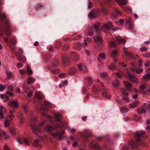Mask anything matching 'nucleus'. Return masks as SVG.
Masks as SVG:
<instances>
[{
	"instance_id": "f8f14e48",
	"label": "nucleus",
	"mask_w": 150,
	"mask_h": 150,
	"mask_svg": "<svg viewBox=\"0 0 150 150\" xmlns=\"http://www.w3.org/2000/svg\"><path fill=\"white\" fill-rule=\"evenodd\" d=\"M132 20L130 18L129 20L125 22V25L126 26H129V28H131L132 26Z\"/></svg>"
},
{
	"instance_id": "69168bd1",
	"label": "nucleus",
	"mask_w": 150,
	"mask_h": 150,
	"mask_svg": "<svg viewBox=\"0 0 150 150\" xmlns=\"http://www.w3.org/2000/svg\"><path fill=\"white\" fill-rule=\"evenodd\" d=\"M122 100L124 102H129V100L126 97H124L122 98Z\"/></svg>"
},
{
	"instance_id": "680f3d73",
	"label": "nucleus",
	"mask_w": 150,
	"mask_h": 150,
	"mask_svg": "<svg viewBox=\"0 0 150 150\" xmlns=\"http://www.w3.org/2000/svg\"><path fill=\"white\" fill-rule=\"evenodd\" d=\"M6 73L8 77H11L12 75V72L8 71H6Z\"/></svg>"
},
{
	"instance_id": "a211bd4d",
	"label": "nucleus",
	"mask_w": 150,
	"mask_h": 150,
	"mask_svg": "<svg viewBox=\"0 0 150 150\" xmlns=\"http://www.w3.org/2000/svg\"><path fill=\"white\" fill-rule=\"evenodd\" d=\"M147 87V85L146 84H142L139 87V91H136L137 93H140L139 91H142L144 90L145 88Z\"/></svg>"
},
{
	"instance_id": "c756f323",
	"label": "nucleus",
	"mask_w": 150,
	"mask_h": 150,
	"mask_svg": "<svg viewBox=\"0 0 150 150\" xmlns=\"http://www.w3.org/2000/svg\"><path fill=\"white\" fill-rule=\"evenodd\" d=\"M17 116L20 120L21 122L23 123V122L24 119L23 117V113L21 112H20V113L17 115Z\"/></svg>"
},
{
	"instance_id": "2f4dec72",
	"label": "nucleus",
	"mask_w": 150,
	"mask_h": 150,
	"mask_svg": "<svg viewBox=\"0 0 150 150\" xmlns=\"http://www.w3.org/2000/svg\"><path fill=\"white\" fill-rule=\"evenodd\" d=\"M94 41L96 42H98L101 43L103 41L102 38L100 37L94 38Z\"/></svg>"
},
{
	"instance_id": "6e6d98bb",
	"label": "nucleus",
	"mask_w": 150,
	"mask_h": 150,
	"mask_svg": "<svg viewBox=\"0 0 150 150\" xmlns=\"http://www.w3.org/2000/svg\"><path fill=\"white\" fill-rule=\"evenodd\" d=\"M0 112L5 113L6 112V110L4 108L3 106L2 105L0 106Z\"/></svg>"
},
{
	"instance_id": "1a4fd4ad",
	"label": "nucleus",
	"mask_w": 150,
	"mask_h": 150,
	"mask_svg": "<svg viewBox=\"0 0 150 150\" xmlns=\"http://www.w3.org/2000/svg\"><path fill=\"white\" fill-rule=\"evenodd\" d=\"M5 23L7 25V27H5V33L8 36H9L11 34V33L10 31L8 28V27L10 25V21L8 20H6L5 21Z\"/></svg>"
},
{
	"instance_id": "423d86ee",
	"label": "nucleus",
	"mask_w": 150,
	"mask_h": 150,
	"mask_svg": "<svg viewBox=\"0 0 150 150\" xmlns=\"http://www.w3.org/2000/svg\"><path fill=\"white\" fill-rule=\"evenodd\" d=\"M80 71L83 73H86L87 71V69L86 66L84 64L82 63L78 65Z\"/></svg>"
},
{
	"instance_id": "052dcab7",
	"label": "nucleus",
	"mask_w": 150,
	"mask_h": 150,
	"mask_svg": "<svg viewBox=\"0 0 150 150\" xmlns=\"http://www.w3.org/2000/svg\"><path fill=\"white\" fill-rule=\"evenodd\" d=\"M116 74L118 77L121 78L124 75V74L123 73H122V74H120V73L117 72L116 73Z\"/></svg>"
},
{
	"instance_id": "864d4df0",
	"label": "nucleus",
	"mask_w": 150,
	"mask_h": 150,
	"mask_svg": "<svg viewBox=\"0 0 150 150\" xmlns=\"http://www.w3.org/2000/svg\"><path fill=\"white\" fill-rule=\"evenodd\" d=\"M15 110L13 109L12 110L10 111V112L11 114V115L9 117L11 119L12 117H15L13 115V113L15 112Z\"/></svg>"
},
{
	"instance_id": "5fc2aeb1",
	"label": "nucleus",
	"mask_w": 150,
	"mask_h": 150,
	"mask_svg": "<svg viewBox=\"0 0 150 150\" xmlns=\"http://www.w3.org/2000/svg\"><path fill=\"white\" fill-rule=\"evenodd\" d=\"M102 96L107 99L110 98H111V96L110 94H102Z\"/></svg>"
},
{
	"instance_id": "c9c22d12",
	"label": "nucleus",
	"mask_w": 150,
	"mask_h": 150,
	"mask_svg": "<svg viewBox=\"0 0 150 150\" xmlns=\"http://www.w3.org/2000/svg\"><path fill=\"white\" fill-rule=\"evenodd\" d=\"M116 1L121 5H124L127 4L126 0H116Z\"/></svg>"
},
{
	"instance_id": "0eeeda50",
	"label": "nucleus",
	"mask_w": 150,
	"mask_h": 150,
	"mask_svg": "<svg viewBox=\"0 0 150 150\" xmlns=\"http://www.w3.org/2000/svg\"><path fill=\"white\" fill-rule=\"evenodd\" d=\"M70 55L71 58L75 61H77L79 59V54L76 52H71Z\"/></svg>"
},
{
	"instance_id": "72a5a7b5",
	"label": "nucleus",
	"mask_w": 150,
	"mask_h": 150,
	"mask_svg": "<svg viewBox=\"0 0 150 150\" xmlns=\"http://www.w3.org/2000/svg\"><path fill=\"white\" fill-rule=\"evenodd\" d=\"M112 84L114 87H117L119 85V81L117 80H115L112 82Z\"/></svg>"
},
{
	"instance_id": "f3484780",
	"label": "nucleus",
	"mask_w": 150,
	"mask_h": 150,
	"mask_svg": "<svg viewBox=\"0 0 150 150\" xmlns=\"http://www.w3.org/2000/svg\"><path fill=\"white\" fill-rule=\"evenodd\" d=\"M105 58V54L103 53H101L99 55V56L97 60L98 62L101 61V59H104Z\"/></svg>"
},
{
	"instance_id": "cd10ccee",
	"label": "nucleus",
	"mask_w": 150,
	"mask_h": 150,
	"mask_svg": "<svg viewBox=\"0 0 150 150\" xmlns=\"http://www.w3.org/2000/svg\"><path fill=\"white\" fill-rule=\"evenodd\" d=\"M124 83L126 87L128 89L130 88L132 86L131 83L128 82L127 81H124Z\"/></svg>"
},
{
	"instance_id": "f704fd0d",
	"label": "nucleus",
	"mask_w": 150,
	"mask_h": 150,
	"mask_svg": "<svg viewBox=\"0 0 150 150\" xmlns=\"http://www.w3.org/2000/svg\"><path fill=\"white\" fill-rule=\"evenodd\" d=\"M120 111L123 113H125L128 111V109L125 107H122L120 109Z\"/></svg>"
},
{
	"instance_id": "e433bc0d",
	"label": "nucleus",
	"mask_w": 150,
	"mask_h": 150,
	"mask_svg": "<svg viewBox=\"0 0 150 150\" xmlns=\"http://www.w3.org/2000/svg\"><path fill=\"white\" fill-rule=\"evenodd\" d=\"M129 147L132 148H134L135 146V145L134 144V142L133 140L129 142Z\"/></svg>"
},
{
	"instance_id": "2eb2a0df",
	"label": "nucleus",
	"mask_w": 150,
	"mask_h": 150,
	"mask_svg": "<svg viewBox=\"0 0 150 150\" xmlns=\"http://www.w3.org/2000/svg\"><path fill=\"white\" fill-rule=\"evenodd\" d=\"M55 116L56 118V121H60L62 117V115L59 113L56 112L55 113Z\"/></svg>"
},
{
	"instance_id": "a19ab883",
	"label": "nucleus",
	"mask_w": 150,
	"mask_h": 150,
	"mask_svg": "<svg viewBox=\"0 0 150 150\" xmlns=\"http://www.w3.org/2000/svg\"><path fill=\"white\" fill-rule=\"evenodd\" d=\"M144 80H147L150 79V74H145L143 76Z\"/></svg>"
},
{
	"instance_id": "6e6552de",
	"label": "nucleus",
	"mask_w": 150,
	"mask_h": 150,
	"mask_svg": "<svg viewBox=\"0 0 150 150\" xmlns=\"http://www.w3.org/2000/svg\"><path fill=\"white\" fill-rule=\"evenodd\" d=\"M8 105L10 107L17 108L18 107V101L17 100H14L10 101L8 103Z\"/></svg>"
},
{
	"instance_id": "603ef678",
	"label": "nucleus",
	"mask_w": 150,
	"mask_h": 150,
	"mask_svg": "<svg viewBox=\"0 0 150 150\" xmlns=\"http://www.w3.org/2000/svg\"><path fill=\"white\" fill-rule=\"evenodd\" d=\"M40 141L39 140L36 139L35 140L33 143V145L35 146H37L39 145Z\"/></svg>"
},
{
	"instance_id": "3c124183",
	"label": "nucleus",
	"mask_w": 150,
	"mask_h": 150,
	"mask_svg": "<svg viewBox=\"0 0 150 150\" xmlns=\"http://www.w3.org/2000/svg\"><path fill=\"white\" fill-rule=\"evenodd\" d=\"M42 114L44 116H45L47 117L49 119V121L50 122H53V121L52 119V118L49 115H45V113L44 112H43L42 113Z\"/></svg>"
},
{
	"instance_id": "de8ad7c7",
	"label": "nucleus",
	"mask_w": 150,
	"mask_h": 150,
	"mask_svg": "<svg viewBox=\"0 0 150 150\" xmlns=\"http://www.w3.org/2000/svg\"><path fill=\"white\" fill-rule=\"evenodd\" d=\"M27 72L28 74H31L33 73V71L30 69V67L28 66L27 67Z\"/></svg>"
},
{
	"instance_id": "aec40b11",
	"label": "nucleus",
	"mask_w": 150,
	"mask_h": 150,
	"mask_svg": "<svg viewBox=\"0 0 150 150\" xmlns=\"http://www.w3.org/2000/svg\"><path fill=\"white\" fill-rule=\"evenodd\" d=\"M35 81V79L33 77H29L27 81V83L28 84H32Z\"/></svg>"
},
{
	"instance_id": "5701e85b",
	"label": "nucleus",
	"mask_w": 150,
	"mask_h": 150,
	"mask_svg": "<svg viewBox=\"0 0 150 150\" xmlns=\"http://www.w3.org/2000/svg\"><path fill=\"white\" fill-rule=\"evenodd\" d=\"M77 70L76 68L74 67L71 68L69 70V74L71 75L72 74L75 73L77 72Z\"/></svg>"
},
{
	"instance_id": "39448f33",
	"label": "nucleus",
	"mask_w": 150,
	"mask_h": 150,
	"mask_svg": "<svg viewBox=\"0 0 150 150\" xmlns=\"http://www.w3.org/2000/svg\"><path fill=\"white\" fill-rule=\"evenodd\" d=\"M17 142L20 144H21L24 143L25 144L29 146L30 145V143L27 139L24 138L23 137L18 138L17 139Z\"/></svg>"
},
{
	"instance_id": "4468645a",
	"label": "nucleus",
	"mask_w": 150,
	"mask_h": 150,
	"mask_svg": "<svg viewBox=\"0 0 150 150\" xmlns=\"http://www.w3.org/2000/svg\"><path fill=\"white\" fill-rule=\"evenodd\" d=\"M54 127L51 126L47 125L45 129V130L48 133H50L54 129Z\"/></svg>"
},
{
	"instance_id": "412c9836",
	"label": "nucleus",
	"mask_w": 150,
	"mask_h": 150,
	"mask_svg": "<svg viewBox=\"0 0 150 150\" xmlns=\"http://www.w3.org/2000/svg\"><path fill=\"white\" fill-rule=\"evenodd\" d=\"M0 97L1 99H3L5 101H6L9 99V97L5 94H1Z\"/></svg>"
},
{
	"instance_id": "20e7f679",
	"label": "nucleus",
	"mask_w": 150,
	"mask_h": 150,
	"mask_svg": "<svg viewBox=\"0 0 150 150\" xmlns=\"http://www.w3.org/2000/svg\"><path fill=\"white\" fill-rule=\"evenodd\" d=\"M112 27V23L110 22H108L106 24H104L101 28V30L103 31L105 33H106L107 31H105L104 29L106 28L108 30H110Z\"/></svg>"
},
{
	"instance_id": "09e8293b",
	"label": "nucleus",
	"mask_w": 150,
	"mask_h": 150,
	"mask_svg": "<svg viewBox=\"0 0 150 150\" xmlns=\"http://www.w3.org/2000/svg\"><path fill=\"white\" fill-rule=\"evenodd\" d=\"M43 103L44 105L47 107H51L52 105L51 103H50L47 101H45Z\"/></svg>"
},
{
	"instance_id": "0e129e2a",
	"label": "nucleus",
	"mask_w": 150,
	"mask_h": 150,
	"mask_svg": "<svg viewBox=\"0 0 150 150\" xmlns=\"http://www.w3.org/2000/svg\"><path fill=\"white\" fill-rule=\"evenodd\" d=\"M92 11H93V13H94L93 14H94V15H95L96 17V16L98 15L99 13V11L98 10H92Z\"/></svg>"
},
{
	"instance_id": "7ed1b4c3",
	"label": "nucleus",
	"mask_w": 150,
	"mask_h": 150,
	"mask_svg": "<svg viewBox=\"0 0 150 150\" xmlns=\"http://www.w3.org/2000/svg\"><path fill=\"white\" fill-rule=\"evenodd\" d=\"M37 120V119L36 118H33V120L30 121L29 122L31 129L34 131V133L36 135L37 134L35 132H39L40 131L39 128L36 126L35 123V122H36Z\"/></svg>"
},
{
	"instance_id": "393cba45",
	"label": "nucleus",
	"mask_w": 150,
	"mask_h": 150,
	"mask_svg": "<svg viewBox=\"0 0 150 150\" xmlns=\"http://www.w3.org/2000/svg\"><path fill=\"white\" fill-rule=\"evenodd\" d=\"M116 40L120 44L122 43L125 44L126 42V40H125L120 38H117Z\"/></svg>"
},
{
	"instance_id": "9b49d317",
	"label": "nucleus",
	"mask_w": 150,
	"mask_h": 150,
	"mask_svg": "<svg viewBox=\"0 0 150 150\" xmlns=\"http://www.w3.org/2000/svg\"><path fill=\"white\" fill-rule=\"evenodd\" d=\"M131 69L132 71L135 72L137 74L141 73L143 71V69H138L137 67L131 68Z\"/></svg>"
},
{
	"instance_id": "4c0bfd02",
	"label": "nucleus",
	"mask_w": 150,
	"mask_h": 150,
	"mask_svg": "<svg viewBox=\"0 0 150 150\" xmlns=\"http://www.w3.org/2000/svg\"><path fill=\"white\" fill-rule=\"evenodd\" d=\"M93 13V11H91L89 13L88 16L90 18H96L95 15H94Z\"/></svg>"
},
{
	"instance_id": "4d7b16f0",
	"label": "nucleus",
	"mask_w": 150,
	"mask_h": 150,
	"mask_svg": "<svg viewBox=\"0 0 150 150\" xmlns=\"http://www.w3.org/2000/svg\"><path fill=\"white\" fill-rule=\"evenodd\" d=\"M107 75V74L106 72H102L100 75V76L102 78H105Z\"/></svg>"
},
{
	"instance_id": "37998d69",
	"label": "nucleus",
	"mask_w": 150,
	"mask_h": 150,
	"mask_svg": "<svg viewBox=\"0 0 150 150\" xmlns=\"http://www.w3.org/2000/svg\"><path fill=\"white\" fill-rule=\"evenodd\" d=\"M129 107L130 108H134L136 107L137 106V103H134L132 104H130L129 105Z\"/></svg>"
},
{
	"instance_id": "8fccbe9b",
	"label": "nucleus",
	"mask_w": 150,
	"mask_h": 150,
	"mask_svg": "<svg viewBox=\"0 0 150 150\" xmlns=\"http://www.w3.org/2000/svg\"><path fill=\"white\" fill-rule=\"evenodd\" d=\"M69 58L68 57H64L63 59V62L65 64H67L69 62Z\"/></svg>"
},
{
	"instance_id": "ea45409f",
	"label": "nucleus",
	"mask_w": 150,
	"mask_h": 150,
	"mask_svg": "<svg viewBox=\"0 0 150 150\" xmlns=\"http://www.w3.org/2000/svg\"><path fill=\"white\" fill-rule=\"evenodd\" d=\"M62 45V43L61 42H57L55 44V47L56 48H59Z\"/></svg>"
},
{
	"instance_id": "13d9d810",
	"label": "nucleus",
	"mask_w": 150,
	"mask_h": 150,
	"mask_svg": "<svg viewBox=\"0 0 150 150\" xmlns=\"http://www.w3.org/2000/svg\"><path fill=\"white\" fill-rule=\"evenodd\" d=\"M109 68L111 70H113L116 69V67L114 64H112L109 67Z\"/></svg>"
},
{
	"instance_id": "f257e3e1",
	"label": "nucleus",
	"mask_w": 150,
	"mask_h": 150,
	"mask_svg": "<svg viewBox=\"0 0 150 150\" xmlns=\"http://www.w3.org/2000/svg\"><path fill=\"white\" fill-rule=\"evenodd\" d=\"M141 137H146L145 133L143 131L137 132V134L134 136V138L136 142L139 144L141 142Z\"/></svg>"
},
{
	"instance_id": "79ce46f5",
	"label": "nucleus",
	"mask_w": 150,
	"mask_h": 150,
	"mask_svg": "<svg viewBox=\"0 0 150 150\" xmlns=\"http://www.w3.org/2000/svg\"><path fill=\"white\" fill-rule=\"evenodd\" d=\"M4 124L5 127H8L10 125V122L9 121H8L7 120H5L4 123Z\"/></svg>"
},
{
	"instance_id": "bf43d9fd",
	"label": "nucleus",
	"mask_w": 150,
	"mask_h": 150,
	"mask_svg": "<svg viewBox=\"0 0 150 150\" xmlns=\"http://www.w3.org/2000/svg\"><path fill=\"white\" fill-rule=\"evenodd\" d=\"M35 98L40 100L42 99V97L40 95V94H35Z\"/></svg>"
},
{
	"instance_id": "338daca9",
	"label": "nucleus",
	"mask_w": 150,
	"mask_h": 150,
	"mask_svg": "<svg viewBox=\"0 0 150 150\" xmlns=\"http://www.w3.org/2000/svg\"><path fill=\"white\" fill-rule=\"evenodd\" d=\"M143 56L145 57H150V53H145L143 54Z\"/></svg>"
},
{
	"instance_id": "49530a36",
	"label": "nucleus",
	"mask_w": 150,
	"mask_h": 150,
	"mask_svg": "<svg viewBox=\"0 0 150 150\" xmlns=\"http://www.w3.org/2000/svg\"><path fill=\"white\" fill-rule=\"evenodd\" d=\"M86 79L87 80L88 82L89 83V86H91V84L92 83L93 79L90 76H88L87 77Z\"/></svg>"
},
{
	"instance_id": "ddd939ff",
	"label": "nucleus",
	"mask_w": 150,
	"mask_h": 150,
	"mask_svg": "<svg viewBox=\"0 0 150 150\" xmlns=\"http://www.w3.org/2000/svg\"><path fill=\"white\" fill-rule=\"evenodd\" d=\"M82 46L79 42H77L73 46L74 49L75 50H78Z\"/></svg>"
},
{
	"instance_id": "774afa93",
	"label": "nucleus",
	"mask_w": 150,
	"mask_h": 150,
	"mask_svg": "<svg viewBox=\"0 0 150 150\" xmlns=\"http://www.w3.org/2000/svg\"><path fill=\"white\" fill-rule=\"evenodd\" d=\"M129 148V147L126 145H124L122 147V150H127Z\"/></svg>"
},
{
	"instance_id": "a18cd8bd",
	"label": "nucleus",
	"mask_w": 150,
	"mask_h": 150,
	"mask_svg": "<svg viewBox=\"0 0 150 150\" xmlns=\"http://www.w3.org/2000/svg\"><path fill=\"white\" fill-rule=\"evenodd\" d=\"M125 53L127 56L130 58H132L133 57L132 54L131 52H129L127 51H125Z\"/></svg>"
},
{
	"instance_id": "bb28decb",
	"label": "nucleus",
	"mask_w": 150,
	"mask_h": 150,
	"mask_svg": "<svg viewBox=\"0 0 150 150\" xmlns=\"http://www.w3.org/2000/svg\"><path fill=\"white\" fill-rule=\"evenodd\" d=\"M6 15L4 13L0 12V19L2 21H3L6 18Z\"/></svg>"
},
{
	"instance_id": "4be33fe9",
	"label": "nucleus",
	"mask_w": 150,
	"mask_h": 150,
	"mask_svg": "<svg viewBox=\"0 0 150 150\" xmlns=\"http://www.w3.org/2000/svg\"><path fill=\"white\" fill-rule=\"evenodd\" d=\"M128 76L129 79L133 81L136 82L137 80L136 78H135L134 76L132 75L130 73H128Z\"/></svg>"
},
{
	"instance_id": "c85d7f7f",
	"label": "nucleus",
	"mask_w": 150,
	"mask_h": 150,
	"mask_svg": "<svg viewBox=\"0 0 150 150\" xmlns=\"http://www.w3.org/2000/svg\"><path fill=\"white\" fill-rule=\"evenodd\" d=\"M8 42L9 43L15 44L16 43V41L15 37H13V38H11L9 40Z\"/></svg>"
},
{
	"instance_id": "b1692460",
	"label": "nucleus",
	"mask_w": 150,
	"mask_h": 150,
	"mask_svg": "<svg viewBox=\"0 0 150 150\" xmlns=\"http://www.w3.org/2000/svg\"><path fill=\"white\" fill-rule=\"evenodd\" d=\"M18 59L19 61L24 62L26 60V57L24 56L20 55L18 57Z\"/></svg>"
},
{
	"instance_id": "dca6fc26",
	"label": "nucleus",
	"mask_w": 150,
	"mask_h": 150,
	"mask_svg": "<svg viewBox=\"0 0 150 150\" xmlns=\"http://www.w3.org/2000/svg\"><path fill=\"white\" fill-rule=\"evenodd\" d=\"M143 106L146 111L147 110L150 111V102H148L147 103H144Z\"/></svg>"
},
{
	"instance_id": "a878e982",
	"label": "nucleus",
	"mask_w": 150,
	"mask_h": 150,
	"mask_svg": "<svg viewBox=\"0 0 150 150\" xmlns=\"http://www.w3.org/2000/svg\"><path fill=\"white\" fill-rule=\"evenodd\" d=\"M118 52V51L117 50H114L111 52V56L112 58H115L117 53Z\"/></svg>"
},
{
	"instance_id": "7c9ffc66",
	"label": "nucleus",
	"mask_w": 150,
	"mask_h": 150,
	"mask_svg": "<svg viewBox=\"0 0 150 150\" xmlns=\"http://www.w3.org/2000/svg\"><path fill=\"white\" fill-rule=\"evenodd\" d=\"M108 45L109 48H113L115 47V44L112 41H110L108 42Z\"/></svg>"
},
{
	"instance_id": "c03bdc74",
	"label": "nucleus",
	"mask_w": 150,
	"mask_h": 150,
	"mask_svg": "<svg viewBox=\"0 0 150 150\" xmlns=\"http://www.w3.org/2000/svg\"><path fill=\"white\" fill-rule=\"evenodd\" d=\"M23 106L24 108V111L25 112H27L29 109L27 105L26 104H23Z\"/></svg>"
},
{
	"instance_id": "e2e57ef3",
	"label": "nucleus",
	"mask_w": 150,
	"mask_h": 150,
	"mask_svg": "<svg viewBox=\"0 0 150 150\" xmlns=\"http://www.w3.org/2000/svg\"><path fill=\"white\" fill-rule=\"evenodd\" d=\"M58 64L59 62L58 61L56 60L53 63L52 66L54 67H55L58 65Z\"/></svg>"
},
{
	"instance_id": "6ab92c4d",
	"label": "nucleus",
	"mask_w": 150,
	"mask_h": 150,
	"mask_svg": "<svg viewBox=\"0 0 150 150\" xmlns=\"http://www.w3.org/2000/svg\"><path fill=\"white\" fill-rule=\"evenodd\" d=\"M138 113L140 114H142L146 112V110L145 109L143 106H141V107L139 108L138 110Z\"/></svg>"
},
{
	"instance_id": "58836bf2",
	"label": "nucleus",
	"mask_w": 150,
	"mask_h": 150,
	"mask_svg": "<svg viewBox=\"0 0 150 150\" xmlns=\"http://www.w3.org/2000/svg\"><path fill=\"white\" fill-rule=\"evenodd\" d=\"M92 91L93 93H99L98 90L97 88L96 85H93L92 87Z\"/></svg>"
},
{
	"instance_id": "f03ea898",
	"label": "nucleus",
	"mask_w": 150,
	"mask_h": 150,
	"mask_svg": "<svg viewBox=\"0 0 150 150\" xmlns=\"http://www.w3.org/2000/svg\"><path fill=\"white\" fill-rule=\"evenodd\" d=\"M99 24L98 23L93 24L92 26L88 27L87 29V33L89 36L93 35L94 34V28L96 29H98Z\"/></svg>"
},
{
	"instance_id": "473e14b6",
	"label": "nucleus",
	"mask_w": 150,
	"mask_h": 150,
	"mask_svg": "<svg viewBox=\"0 0 150 150\" xmlns=\"http://www.w3.org/2000/svg\"><path fill=\"white\" fill-rule=\"evenodd\" d=\"M61 128H64L68 126L67 122L64 121H63L61 123Z\"/></svg>"
},
{
	"instance_id": "9d476101",
	"label": "nucleus",
	"mask_w": 150,
	"mask_h": 150,
	"mask_svg": "<svg viewBox=\"0 0 150 150\" xmlns=\"http://www.w3.org/2000/svg\"><path fill=\"white\" fill-rule=\"evenodd\" d=\"M64 131H59L57 132L56 134H54L53 136L58 138L59 140H61L62 139L61 136L64 134Z\"/></svg>"
}]
</instances>
